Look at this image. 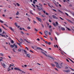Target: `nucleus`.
<instances>
[{
	"label": "nucleus",
	"instance_id": "nucleus-1",
	"mask_svg": "<svg viewBox=\"0 0 74 74\" xmlns=\"http://www.w3.org/2000/svg\"><path fill=\"white\" fill-rule=\"evenodd\" d=\"M55 63L56 64V66L57 67H58V69H61V68H62V67H62V65L61 64H60V66L58 63V62H55Z\"/></svg>",
	"mask_w": 74,
	"mask_h": 74
},
{
	"label": "nucleus",
	"instance_id": "nucleus-2",
	"mask_svg": "<svg viewBox=\"0 0 74 74\" xmlns=\"http://www.w3.org/2000/svg\"><path fill=\"white\" fill-rule=\"evenodd\" d=\"M36 7H38L37 9H38V10L39 11H40V10H43V9L40 6L38 7V5H36Z\"/></svg>",
	"mask_w": 74,
	"mask_h": 74
},
{
	"label": "nucleus",
	"instance_id": "nucleus-3",
	"mask_svg": "<svg viewBox=\"0 0 74 74\" xmlns=\"http://www.w3.org/2000/svg\"><path fill=\"white\" fill-rule=\"evenodd\" d=\"M36 19H37L38 21H39L41 23H42V21L41 19L39 17H36Z\"/></svg>",
	"mask_w": 74,
	"mask_h": 74
},
{
	"label": "nucleus",
	"instance_id": "nucleus-4",
	"mask_svg": "<svg viewBox=\"0 0 74 74\" xmlns=\"http://www.w3.org/2000/svg\"><path fill=\"white\" fill-rule=\"evenodd\" d=\"M67 21H68L70 23H71L72 24H73V25H74V22H73V21H71L69 19H66Z\"/></svg>",
	"mask_w": 74,
	"mask_h": 74
},
{
	"label": "nucleus",
	"instance_id": "nucleus-5",
	"mask_svg": "<svg viewBox=\"0 0 74 74\" xmlns=\"http://www.w3.org/2000/svg\"><path fill=\"white\" fill-rule=\"evenodd\" d=\"M14 70H18L19 71L21 72L22 71V70H21L19 68L15 67L14 69Z\"/></svg>",
	"mask_w": 74,
	"mask_h": 74
},
{
	"label": "nucleus",
	"instance_id": "nucleus-6",
	"mask_svg": "<svg viewBox=\"0 0 74 74\" xmlns=\"http://www.w3.org/2000/svg\"><path fill=\"white\" fill-rule=\"evenodd\" d=\"M1 64L3 67L4 68H5V67L6 66H7V65H5V64L4 63L3 64L2 63H1Z\"/></svg>",
	"mask_w": 74,
	"mask_h": 74
},
{
	"label": "nucleus",
	"instance_id": "nucleus-7",
	"mask_svg": "<svg viewBox=\"0 0 74 74\" xmlns=\"http://www.w3.org/2000/svg\"><path fill=\"white\" fill-rule=\"evenodd\" d=\"M63 72H66V73H69L70 71V70H63Z\"/></svg>",
	"mask_w": 74,
	"mask_h": 74
},
{
	"label": "nucleus",
	"instance_id": "nucleus-8",
	"mask_svg": "<svg viewBox=\"0 0 74 74\" xmlns=\"http://www.w3.org/2000/svg\"><path fill=\"white\" fill-rule=\"evenodd\" d=\"M52 17H53V18H55V19H58V18L56 17V16H55L54 15H53L52 16Z\"/></svg>",
	"mask_w": 74,
	"mask_h": 74
},
{
	"label": "nucleus",
	"instance_id": "nucleus-9",
	"mask_svg": "<svg viewBox=\"0 0 74 74\" xmlns=\"http://www.w3.org/2000/svg\"><path fill=\"white\" fill-rule=\"evenodd\" d=\"M48 31H45V36H47V37L48 36L47 35V34H48Z\"/></svg>",
	"mask_w": 74,
	"mask_h": 74
},
{
	"label": "nucleus",
	"instance_id": "nucleus-10",
	"mask_svg": "<svg viewBox=\"0 0 74 74\" xmlns=\"http://www.w3.org/2000/svg\"><path fill=\"white\" fill-rule=\"evenodd\" d=\"M36 49H39V50H41V51H44V50L42 49H41V48H40V47H37Z\"/></svg>",
	"mask_w": 74,
	"mask_h": 74
},
{
	"label": "nucleus",
	"instance_id": "nucleus-11",
	"mask_svg": "<svg viewBox=\"0 0 74 74\" xmlns=\"http://www.w3.org/2000/svg\"><path fill=\"white\" fill-rule=\"evenodd\" d=\"M41 53H43V54H44V55H45V56H47V57H48V56H47V54H46L44 53V52L43 51H41Z\"/></svg>",
	"mask_w": 74,
	"mask_h": 74
},
{
	"label": "nucleus",
	"instance_id": "nucleus-12",
	"mask_svg": "<svg viewBox=\"0 0 74 74\" xmlns=\"http://www.w3.org/2000/svg\"><path fill=\"white\" fill-rule=\"evenodd\" d=\"M61 30H62V31H64V30H65V29H64V28L63 27H61Z\"/></svg>",
	"mask_w": 74,
	"mask_h": 74
},
{
	"label": "nucleus",
	"instance_id": "nucleus-13",
	"mask_svg": "<svg viewBox=\"0 0 74 74\" xmlns=\"http://www.w3.org/2000/svg\"><path fill=\"white\" fill-rule=\"evenodd\" d=\"M49 57V58H51V59L52 60H54V59H53V58L52 57L50 56H48Z\"/></svg>",
	"mask_w": 74,
	"mask_h": 74
},
{
	"label": "nucleus",
	"instance_id": "nucleus-14",
	"mask_svg": "<svg viewBox=\"0 0 74 74\" xmlns=\"http://www.w3.org/2000/svg\"><path fill=\"white\" fill-rule=\"evenodd\" d=\"M9 29H10L11 30H12V31H14V29H12V27H9Z\"/></svg>",
	"mask_w": 74,
	"mask_h": 74
},
{
	"label": "nucleus",
	"instance_id": "nucleus-15",
	"mask_svg": "<svg viewBox=\"0 0 74 74\" xmlns=\"http://www.w3.org/2000/svg\"><path fill=\"white\" fill-rule=\"evenodd\" d=\"M53 26H55V27H56V24H55V23H54L53 22Z\"/></svg>",
	"mask_w": 74,
	"mask_h": 74
},
{
	"label": "nucleus",
	"instance_id": "nucleus-16",
	"mask_svg": "<svg viewBox=\"0 0 74 74\" xmlns=\"http://www.w3.org/2000/svg\"><path fill=\"white\" fill-rule=\"evenodd\" d=\"M17 44H18V45H19L20 47H22V46H21V43H18V42H17Z\"/></svg>",
	"mask_w": 74,
	"mask_h": 74
},
{
	"label": "nucleus",
	"instance_id": "nucleus-17",
	"mask_svg": "<svg viewBox=\"0 0 74 74\" xmlns=\"http://www.w3.org/2000/svg\"><path fill=\"white\" fill-rule=\"evenodd\" d=\"M24 52L25 53V55H26V54H27V52L26 51V50H24Z\"/></svg>",
	"mask_w": 74,
	"mask_h": 74
},
{
	"label": "nucleus",
	"instance_id": "nucleus-18",
	"mask_svg": "<svg viewBox=\"0 0 74 74\" xmlns=\"http://www.w3.org/2000/svg\"><path fill=\"white\" fill-rule=\"evenodd\" d=\"M14 25H15L16 26V27H18V25L17 24V23H16V22L15 23H14Z\"/></svg>",
	"mask_w": 74,
	"mask_h": 74
},
{
	"label": "nucleus",
	"instance_id": "nucleus-19",
	"mask_svg": "<svg viewBox=\"0 0 74 74\" xmlns=\"http://www.w3.org/2000/svg\"><path fill=\"white\" fill-rule=\"evenodd\" d=\"M0 55L1 56H4V54L0 53Z\"/></svg>",
	"mask_w": 74,
	"mask_h": 74
},
{
	"label": "nucleus",
	"instance_id": "nucleus-20",
	"mask_svg": "<svg viewBox=\"0 0 74 74\" xmlns=\"http://www.w3.org/2000/svg\"><path fill=\"white\" fill-rule=\"evenodd\" d=\"M26 56H28L29 58H30V55L29 54H27Z\"/></svg>",
	"mask_w": 74,
	"mask_h": 74
},
{
	"label": "nucleus",
	"instance_id": "nucleus-21",
	"mask_svg": "<svg viewBox=\"0 0 74 74\" xmlns=\"http://www.w3.org/2000/svg\"><path fill=\"white\" fill-rule=\"evenodd\" d=\"M32 14V15H34L33 13L32 12V10H30L29 11Z\"/></svg>",
	"mask_w": 74,
	"mask_h": 74
},
{
	"label": "nucleus",
	"instance_id": "nucleus-22",
	"mask_svg": "<svg viewBox=\"0 0 74 74\" xmlns=\"http://www.w3.org/2000/svg\"><path fill=\"white\" fill-rule=\"evenodd\" d=\"M33 22L34 24H36V23H37V22L35 21L34 20L33 21Z\"/></svg>",
	"mask_w": 74,
	"mask_h": 74
},
{
	"label": "nucleus",
	"instance_id": "nucleus-23",
	"mask_svg": "<svg viewBox=\"0 0 74 74\" xmlns=\"http://www.w3.org/2000/svg\"><path fill=\"white\" fill-rule=\"evenodd\" d=\"M42 17L45 18V15L44 14H42Z\"/></svg>",
	"mask_w": 74,
	"mask_h": 74
},
{
	"label": "nucleus",
	"instance_id": "nucleus-24",
	"mask_svg": "<svg viewBox=\"0 0 74 74\" xmlns=\"http://www.w3.org/2000/svg\"><path fill=\"white\" fill-rule=\"evenodd\" d=\"M10 47L11 48H14V46H13V45H10Z\"/></svg>",
	"mask_w": 74,
	"mask_h": 74
},
{
	"label": "nucleus",
	"instance_id": "nucleus-25",
	"mask_svg": "<svg viewBox=\"0 0 74 74\" xmlns=\"http://www.w3.org/2000/svg\"><path fill=\"white\" fill-rule=\"evenodd\" d=\"M49 30L51 32H52V29H49Z\"/></svg>",
	"mask_w": 74,
	"mask_h": 74
},
{
	"label": "nucleus",
	"instance_id": "nucleus-26",
	"mask_svg": "<svg viewBox=\"0 0 74 74\" xmlns=\"http://www.w3.org/2000/svg\"><path fill=\"white\" fill-rule=\"evenodd\" d=\"M19 12L17 11V12L16 13V15H19Z\"/></svg>",
	"mask_w": 74,
	"mask_h": 74
},
{
	"label": "nucleus",
	"instance_id": "nucleus-27",
	"mask_svg": "<svg viewBox=\"0 0 74 74\" xmlns=\"http://www.w3.org/2000/svg\"><path fill=\"white\" fill-rule=\"evenodd\" d=\"M11 42L12 44H14V40H12L11 41Z\"/></svg>",
	"mask_w": 74,
	"mask_h": 74
},
{
	"label": "nucleus",
	"instance_id": "nucleus-28",
	"mask_svg": "<svg viewBox=\"0 0 74 74\" xmlns=\"http://www.w3.org/2000/svg\"><path fill=\"white\" fill-rule=\"evenodd\" d=\"M51 66H53V67H55V65L53 64H51Z\"/></svg>",
	"mask_w": 74,
	"mask_h": 74
},
{
	"label": "nucleus",
	"instance_id": "nucleus-29",
	"mask_svg": "<svg viewBox=\"0 0 74 74\" xmlns=\"http://www.w3.org/2000/svg\"><path fill=\"white\" fill-rule=\"evenodd\" d=\"M58 11L59 12H61V13H62V14H63V12H62L61 11H60V10H58Z\"/></svg>",
	"mask_w": 74,
	"mask_h": 74
},
{
	"label": "nucleus",
	"instance_id": "nucleus-30",
	"mask_svg": "<svg viewBox=\"0 0 74 74\" xmlns=\"http://www.w3.org/2000/svg\"><path fill=\"white\" fill-rule=\"evenodd\" d=\"M18 52H21V49H18Z\"/></svg>",
	"mask_w": 74,
	"mask_h": 74
},
{
	"label": "nucleus",
	"instance_id": "nucleus-31",
	"mask_svg": "<svg viewBox=\"0 0 74 74\" xmlns=\"http://www.w3.org/2000/svg\"><path fill=\"white\" fill-rule=\"evenodd\" d=\"M16 4H17V6H20V4H19L18 3H16Z\"/></svg>",
	"mask_w": 74,
	"mask_h": 74
},
{
	"label": "nucleus",
	"instance_id": "nucleus-32",
	"mask_svg": "<svg viewBox=\"0 0 74 74\" xmlns=\"http://www.w3.org/2000/svg\"><path fill=\"white\" fill-rule=\"evenodd\" d=\"M21 33L22 34H24V32H23L22 31H21Z\"/></svg>",
	"mask_w": 74,
	"mask_h": 74
},
{
	"label": "nucleus",
	"instance_id": "nucleus-33",
	"mask_svg": "<svg viewBox=\"0 0 74 74\" xmlns=\"http://www.w3.org/2000/svg\"><path fill=\"white\" fill-rule=\"evenodd\" d=\"M72 30H73L74 31V27H71Z\"/></svg>",
	"mask_w": 74,
	"mask_h": 74
},
{
	"label": "nucleus",
	"instance_id": "nucleus-34",
	"mask_svg": "<svg viewBox=\"0 0 74 74\" xmlns=\"http://www.w3.org/2000/svg\"><path fill=\"white\" fill-rule=\"evenodd\" d=\"M35 31V32H38V30H37V29H36V28H35L34 29Z\"/></svg>",
	"mask_w": 74,
	"mask_h": 74
},
{
	"label": "nucleus",
	"instance_id": "nucleus-35",
	"mask_svg": "<svg viewBox=\"0 0 74 74\" xmlns=\"http://www.w3.org/2000/svg\"><path fill=\"white\" fill-rule=\"evenodd\" d=\"M39 5H40V6H41V7H42V4L39 3Z\"/></svg>",
	"mask_w": 74,
	"mask_h": 74
},
{
	"label": "nucleus",
	"instance_id": "nucleus-36",
	"mask_svg": "<svg viewBox=\"0 0 74 74\" xmlns=\"http://www.w3.org/2000/svg\"><path fill=\"white\" fill-rule=\"evenodd\" d=\"M1 26H2V27H3V28L4 29H5V30H7V29H5V27H4V26H3L1 25Z\"/></svg>",
	"mask_w": 74,
	"mask_h": 74
},
{
	"label": "nucleus",
	"instance_id": "nucleus-37",
	"mask_svg": "<svg viewBox=\"0 0 74 74\" xmlns=\"http://www.w3.org/2000/svg\"><path fill=\"white\" fill-rule=\"evenodd\" d=\"M56 23L57 26L58 25V23L57 22H56Z\"/></svg>",
	"mask_w": 74,
	"mask_h": 74
},
{
	"label": "nucleus",
	"instance_id": "nucleus-38",
	"mask_svg": "<svg viewBox=\"0 0 74 74\" xmlns=\"http://www.w3.org/2000/svg\"><path fill=\"white\" fill-rule=\"evenodd\" d=\"M0 22H1V23H3V21L1 19H0Z\"/></svg>",
	"mask_w": 74,
	"mask_h": 74
},
{
	"label": "nucleus",
	"instance_id": "nucleus-39",
	"mask_svg": "<svg viewBox=\"0 0 74 74\" xmlns=\"http://www.w3.org/2000/svg\"><path fill=\"white\" fill-rule=\"evenodd\" d=\"M12 50H13V52H16V51H15V49L13 48L12 49Z\"/></svg>",
	"mask_w": 74,
	"mask_h": 74
},
{
	"label": "nucleus",
	"instance_id": "nucleus-40",
	"mask_svg": "<svg viewBox=\"0 0 74 74\" xmlns=\"http://www.w3.org/2000/svg\"><path fill=\"white\" fill-rule=\"evenodd\" d=\"M67 29H68V30H69V31H71V29H69V28L68 27H67Z\"/></svg>",
	"mask_w": 74,
	"mask_h": 74
},
{
	"label": "nucleus",
	"instance_id": "nucleus-41",
	"mask_svg": "<svg viewBox=\"0 0 74 74\" xmlns=\"http://www.w3.org/2000/svg\"><path fill=\"white\" fill-rule=\"evenodd\" d=\"M32 5L34 7V8H36V6H35V5L34 4H32Z\"/></svg>",
	"mask_w": 74,
	"mask_h": 74
},
{
	"label": "nucleus",
	"instance_id": "nucleus-42",
	"mask_svg": "<svg viewBox=\"0 0 74 74\" xmlns=\"http://www.w3.org/2000/svg\"><path fill=\"white\" fill-rule=\"evenodd\" d=\"M20 40L21 42H23V39L22 38H20Z\"/></svg>",
	"mask_w": 74,
	"mask_h": 74
},
{
	"label": "nucleus",
	"instance_id": "nucleus-43",
	"mask_svg": "<svg viewBox=\"0 0 74 74\" xmlns=\"http://www.w3.org/2000/svg\"><path fill=\"white\" fill-rule=\"evenodd\" d=\"M39 34H41V35H42V33L41 32H39Z\"/></svg>",
	"mask_w": 74,
	"mask_h": 74
},
{
	"label": "nucleus",
	"instance_id": "nucleus-44",
	"mask_svg": "<svg viewBox=\"0 0 74 74\" xmlns=\"http://www.w3.org/2000/svg\"><path fill=\"white\" fill-rule=\"evenodd\" d=\"M49 22H50L51 23V22H52V21H51V20L49 19Z\"/></svg>",
	"mask_w": 74,
	"mask_h": 74
},
{
	"label": "nucleus",
	"instance_id": "nucleus-45",
	"mask_svg": "<svg viewBox=\"0 0 74 74\" xmlns=\"http://www.w3.org/2000/svg\"><path fill=\"white\" fill-rule=\"evenodd\" d=\"M48 44L49 45H51V42H49V43H48V44Z\"/></svg>",
	"mask_w": 74,
	"mask_h": 74
},
{
	"label": "nucleus",
	"instance_id": "nucleus-46",
	"mask_svg": "<svg viewBox=\"0 0 74 74\" xmlns=\"http://www.w3.org/2000/svg\"><path fill=\"white\" fill-rule=\"evenodd\" d=\"M48 34H49V35H51V32H49Z\"/></svg>",
	"mask_w": 74,
	"mask_h": 74
},
{
	"label": "nucleus",
	"instance_id": "nucleus-47",
	"mask_svg": "<svg viewBox=\"0 0 74 74\" xmlns=\"http://www.w3.org/2000/svg\"><path fill=\"white\" fill-rule=\"evenodd\" d=\"M60 19H61L63 21V20H64V19H63V18H62L61 17H60Z\"/></svg>",
	"mask_w": 74,
	"mask_h": 74
},
{
	"label": "nucleus",
	"instance_id": "nucleus-48",
	"mask_svg": "<svg viewBox=\"0 0 74 74\" xmlns=\"http://www.w3.org/2000/svg\"><path fill=\"white\" fill-rule=\"evenodd\" d=\"M47 4H48L49 6V7H51V6L50 5H49V3H47Z\"/></svg>",
	"mask_w": 74,
	"mask_h": 74
},
{
	"label": "nucleus",
	"instance_id": "nucleus-49",
	"mask_svg": "<svg viewBox=\"0 0 74 74\" xmlns=\"http://www.w3.org/2000/svg\"><path fill=\"white\" fill-rule=\"evenodd\" d=\"M50 38L51 39V41H53V38H51L50 37Z\"/></svg>",
	"mask_w": 74,
	"mask_h": 74
},
{
	"label": "nucleus",
	"instance_id": "nucleus-50",
	"mask_svg": "<svg viewBox=\"0 0 74 74\" xmlns=\"http://www.w3.org/2000/svg\"><path fill=\"white\" fill-rule=\"evenodd\" d=\"M56 34L57 35H58V36H59V33H58V32H56Z\"/></svg>",
	"mask_w": 74,
	"mask_h": 74
},
{
	"label": "nucleus",
	"instance_id": "nucleus-51",
	"mask_svg": "<svg viewBox=\"0 0 74 74\" xmlns=\"http://www.w3.org/2000/svg\"><path fill=\"white\" fill-rule=\"evenodd\" d=\"M27 29H30V27H27Z\"/></svg>",
	"mask_w": 74,
	"mask_h": 74
},
{
	"label": "nucleus",
	"instance_id": "nucleus-52",
	"mask_svg": "<svg viewBox=\"0 0 74 74\" xmlns=\"http://www.w3.org/2000/svg\"><path fill=\"white\" fill-rule=\"evenodd\" d=\"M33 3L34 4H36V2H35L34 1H33Z\"/></svg>",
	"mask_w": 74,
	"mask_h": 74
},
{
	"label": "nucleus",
	"instance_id": "nucleus-53",
	"mask_svg": "<svg viewBox=\"0 0 74 74\" xmlns=\"http://www.w3.org/2000/svg\"><path fill=\"white\" fill-rule=\"evenodd\" d=\"M53 11L56 12V10L55 9H53Z\"/></svg>",
	"mask_w": 74,
	"mask_h": 74
},
{
	"label": "nucleus",
	"instance_id": "nucleus-54",
	"mask_svg": "<svg viewBox=\"0 0 74 74\" xmlns=\"http://www.w3.org/2000/svg\"><path fill=\"white\" fill-rule=\"evenodd\" d=\"M25 49H27V51H28V50H29V49L27 47H25Z\"/></svg>",
	"mask_w": 74,
	"mask_h": 74
},
{
	"label": "nucleus",
	"instance_id": "nucleus-55",
	"mask_svg": "<svg viewBox=\"0 0 74 74\" xmlns=\"http://www.w3.org/2000/svg\"><path fill=\"white\" fill-rule=\"evenodd\" d=\"M41 25H42V27L43 28H44V25H43V24H41Z\"/></svg>",
	"mask_w": 74,
	"mask_h": 74
},
{
	"label": "nucleus",
	"instance_id": "nucleus-56",
	"mask_svg": "<svg viewBox=\"0 0 74 74\" xmlns=\"http://www.w3.org/2000/svg\"><path fill=\"white\" fill-rule=\"evenodd\" d=\"M38 14H39V15H41V13H40V12H39Z\"/></svg>",
	"mask_w": 74,
	"mask_h": 74
},
{
	"label": "nucleus",
	"instance_id": "nucleus-57",
	"mask_svg": "<svg viewBox=\"0 0 74 74\" xmlns=\"http://www.w3.org/2000/svg\"><path fill=\"white\" fill-rule=\"evenodd\" d=\"M27 18L28 19V20H29V22H30V18H29L28 17H27Z\"/></svg>",
	"mask_w": 74,
	"mask_h": 74
},
{
	"label": "nucleus",
	"instance_id": "nucleus-58",
	"mask_svg": "<svg viewBox=\"0 0 74 74\" xmlns=\"http://www.w3.org/2000/svg\"><path fill=\"white\" fill-rule=\"evenodd\" d=\"M4 25H5V26H7V27H8V26H7V25L5 24H4Z\"/></svg>",
	"mask_w": 74,
	"mask_h": 74
},
{
	"label": "nucleus",
	"instance_id": "nucleus-59",
	"mask_svg": "<svg viewBox=\"0 0 74 74\" xmlns=\"http://www.w3.org/2000/svg\"><path fill=\"white\" fill-rule=\"evenodd\" d=\"M72 14L74 16V12H72Z\"/></svg>",
	"mask_w": 74,
	"mask_h": 74
},
{
	"label": "nucleus",
	"instance_id": "nucleus-60",
	"mask_svg": "<svg viewBox=\"0 0 74 74\" xmlns=\"http://www.w3.org/2000/svg\"><path fill=\"white\" fill-rule=\"evenodd\" d=\"M45 43H46V44H48V42H47V41H46L45 42Z\"/></svg>",
	"mask_w": 74,
	"mask_h": 74
},
{
	"label": "nucleus",
	"instance_id": "nucleus-61",
	"mask_svg": "<svg viewBox=\"0 0 74 74\" xmlns=\"http://www.w3.org/2000/svg\"><path fill=\"white\" fill-rule=\"evenodd\" d=\"M51 27H52V26H51V25H50L49 26V28H51Z\"/></svg>",
	"mask_w": 74,
	"mask_h": 74
},
{
	"label": "nucleus",
	"instance_id": "nucleus-62",
	"mask_svg": "<svg viewBox=\"0 0 74 74\" xmlns=\"http://www.w3.org/2000/svg\"><path fill=\"white\" fill-rule=\"evenodd\" d=\"M30 52H32V53H33L34 52L33 51L31 50H30L29 51Z\"/></svg>",
	"mask_w": 74,
	"mask_h": 74
},
{
	"label": "nucleus",
	"instance_id": "nucleus-63",
	"mask_svg": "<svg viewBox=\"0 0 74 74\" xmlns=\"http://www.w3.org/2000/svg\"><path fill=\"white\" fill-rule=\"evenodd\" d=\"M42 11L43 12L44 14H45V11H44L43 10H42Z\"/></svg>",
	"mask_w": 74,
	"mask_h": 74
},
{
	"label": "nucleus",
	"instance_id": "nucleus-64",
	"mask_svg": "<svg viewBox=\"0 0 74 74\" xmlns=\"http://www.w3.org/2000/svg\"><path fill=\"white\" fill-rule=\"evenodd\" d=\"M65 14L66 15H67V16H69V14H67V13H65Z\"/></svg>",
	"mask_w": 74,
	"mask_h": 74
}]
</instances>
